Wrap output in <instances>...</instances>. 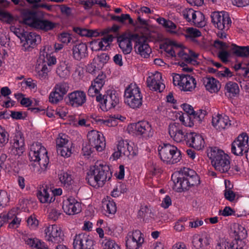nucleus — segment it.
<instances>
[{
    "label": "nucleus",
    "mask_w": 249,
    "mask_h": 249,
    "mask_svg": "<svg viewBox=\"0 0 249 249\" xmlns=\"http://www.w3.org/2000/svg\"><path fill=\"white\" fill-rule=\"evenodd\" d=\"M59 39L62 43L68 44L71 42L72 38L70 34L63 32L59 36Z\"/></svg>",
    "instance_id": "0e129e2a"
},
{
    "label": "nucleus",
    "mask_w": 249,
    "mask_h": 249,
    "mask_svg": "<svg viewBox=\"0 0 249 249\" xmlns=\"http://www.w3.org/2000/svg\"><path fill=\"white\" fill-rule=\"evenodd\" d=\"M183 82L181 89L184 91H192L196 87V82L195 78L188 74H184L182 80Z\"/></svg>",
    "instance_id": "bb28decb"
},
{
    "label": "nucleus",
    "mask_w": 249,
    "mask_h": 249,
    "mask_svg": "<svg viewBox=\"0 0 249 249\" xmlns=\"http://www.w3.org/2000/svg\"><path fill=\"white\" fill-rule=\"evenodd\" d=\"M158 151L161 160L167 164L176 163L181 159L180 151L176 146L169 143L160 145Z\"/></svg>",
    "instance_id": "20e7f679"
},
{
    "label": "nucleus",
    "mask_w": 249,
    "mask_h": 249,
    "mask_svg": "<svg viewBox=\"0 0 249 249\" xmlns=\"http://www.w3.org/2000/svg\"><path fill=\"white\" fill-rule=\"evenodd\" d=\"M217 249H243L242 247H239L238 242L235 241L229 242H224L218 245Z\"/></svg>",
    "instance_id": "c03bdc74"
},
{
    "label": "nucleus",
    "mask_w": 249,
    "mask_h": 249,
    "mask_svg": "<svg viewBox=\"0 0 249 249\" xmlns=\"http://www.w3.org/2000/svg\"><path fill=\"white\" fill-rule=\"evenodd\" d=\"M168 132L171 138L178 142L185 141L189 146L193 142V139L199 134L190 132L185 133L180 128L178 124H171L168 126Z\"/></svg>",
    "instance_id": "39448f33"
},
{
    "label": "nucleus",
    "mask_w": 249,
    "mask_h": 249,
    "mask_svg": "<svg viewBox=\"0 0 249 249\" xmlns=\"http://www.w3.org/2000/svg\"><path fill=\"white\" fill-rule=\"evenodd\" d=\"M46 148L41 143H33L29 152L31 160L38 162L41 168H46L49 162V159Z\"/></svg>",
    "instance_id": "423d86ee"
},
{
    "label": "nucleus",
    "mask_w": 249,
    "mask_h": 249,
    "mask_svg": "<svg viewBox=\"0 0 249 249\" xmlns=\"http://www.w3.org/2000/svg\"><path fill=\"white\" fill-rule=\"evenodd\" d=\"M231 121L227 115L222 116L218 114L212 119V124L219 131L229 128L231 125Z\"/></svg>",
    "instance_id": "aec40b11"
},
{
    "label": "nucleus",
    "mask_w": 249,
    "mask_h": 249,
    "mask_svg": "<svg viewBox=\"0 0 249 249\" xmlns=\"http://www.w3.org/2000/svg\"><path fill=\"white\" fill-rule=\"evenodd\" d=\"M211 18L214 27L221 31H227L231 26V21L229 15L225 11L213 12Z\"/></svg>",
    "instance_id": "6e6552de"
},
{
    "label": "nucleus",
    "mask_w": 249,
    "mask_h": 249,
    "mask_svg": "<svg viewBox=\"0 0 249 249\" xmlns=\"http://www.w3.org/2000/svg\"><path fill=\"white\" fill-rule=\"evenodd\" d=\"M134 48L137 53L144 58L148 57L151 53V49L147 43V38L145 36H142L139 41H137Z\"/></svg>",
    "instance_id": "6ab92c4d"
},
{
    "label": "nucleus",
    "mask_w": 249,
    "mask_h": 249,
    "mask_svg": "<svg viewBox=\"0 0 249 249\" xmlns=\"http://www.w3.org/2000/svg\"><path fill=\"white\" fill-rule=\"evenodd\" d=\"M10 213H12V218L10 217L9 219V227L10 228L13 229L18 228L20 224L21 219L17 217V216H16L14 213H13V212H10Z\"/></svg>",
    "instance_id": "4d7b16f0"
},
{
    "label": "nucleus",
    "mask_w": 249,
    "mask_h": 249,
    "mask_svg": "<svg viewBox=\"0 0 249 249\" xmlns=\"http://www.w3.org/2000/svg\"><path fill=\"white\" fill-rule=\"evenodd\" d=\"M161 78V74L159 72L149 76L146 81L147 87L151 90L161 92L165 88L164 84L160 81Z\"/></svg>",
    "instance_id": "a211bd4d"
},
{
    "label": "nucleus",
    "mask_w": 249,
    "mask_h": 249,
    "mask_svg": "<svg viewBox=\"0 0 249 249\" xmlns=\"http://www.w3.org/2000/svg\"><path fill=\"white\" fill-rule=\"evenodd\" d=\"M128 130L129 132H133L136 135L142 136L146 139L153 137L154 133L151 125L147 121H141L131 124L128 126Z\"/></svg>",
    "instance_id": "9d476101"
},
{
    "label": "nucleus",
    "mask_w": 249,
    "mask_h": 249,
    "mask_svg": "<svg viewBox=\"0 0 249 249\" xmlns=\"http://www.w3.org/2000/svg\"><path fill=\"white\" fill-rule=\"evenodd\" d=\"M203 239L198 235L193 236L192 240V244L196 249H199L203 246L202 242Z\"/></svg>",
    "instance_id": "bf43d9fd"
},
{
    "label": "nucleus",
    "mask_w": 249,
    "mask_h": 249,
    "mask_svg": "<svg viewBox=\"0 0 249 249\" xmlns=\"http://www.w3.org/2000/svg\"><path fill=\"white\" fill-rule=\"evenodd\" d=\"M62 213L56 209H52L49 213L48 218L53 221L57 220Z\"/></svg>",
    "instance_id": "052dcab7"
},
{
    "label": "nucleus",
    "mask_w": 249,
    "mask_h": 249,
    "mask_svg": "<svg viewBox=\"0 0 249 249\" xmlns=\"http://www.w3.org/2000/svg\"><path fill=\"white\" fill-rule=\"evenodd\" d=\"M56 148L64 146H72V143L68 139V136L65 134L61 133L56 140Z\"/></svg>",
    "instance_id": "4c0bfd02"
},
{
    "label": "nucleus",
    "mask_w": 249,
    "mask_h": 249,
    "mask_svg": "<svg viewBox=\"0 0 249 249\" xmlns=\"http://www.w3.org/2000/svg\"><path fill=\"white\" fill-rule=\"evenodd\" d=\"M97 59L100 63L99 64L103 67L108 62L109 59V56L107 53H102V54L97 55Z\"/></svg>",
    "instance_id": "69168bd1"
},
{
    "label": "nucleus",
    "mask_w": 249,
    "mask_h": 249,
    "mask_svg": "<svg viewBox=\"0 0 249 249\" xmlns=\"http://www.w3.org/2000/svg\"><path fill=\"white\" fill-rule=\"evenodd\" d=\"M184 74H175L173 76V82L175 86H179L180 88L183 82L182 80L184 78Z\"/></svg>",
    "instance_id": "338daca9"
},
{
    "label": "nucleus",
    "mask_w": 249,
    "mask_h": 249,
    "mask_svg": "<svg viewBox=\"0 0 249 249\" xmlns=\"http://www.w3.org/2000/svg\"><path fill=\"white\" fill-rule=\"evenodd\" d=\"M14 144L9 148V153L12 155L20 156L24 151V142L21 137L15 139Z\"/></svg>",
    "instance_id": "a878e982"
},
{
    "label": "nucleus",
    "mask_w": 249,
    "mask_h": 249,
    "mask_svg": "<svg viewBox=\"0 0 249 249\" xmlns=\"http://www.w3.org/2000/svg\"><path fill=\"white\" fill-rule=\"evenodd\" d=\"M65 100L68 105L73 107H78L86 102L87 96L84 91L77 90L69 93Z\"/></svg>",
    "instance_id": "f8f14e48"
},
{
    "label": "nucleus",
    "mask_w": 249,
    "mask_h": 249,
    "mask_svg": "<svg viewBox=\"0 0 249 249\" xmlns=\"http://www.w3.org/2000/svg\"><path fill=\"white\" fill-rule=\"evenodd\" d=\"M73 31L81 36L89 37V30L86 28H81L80 27H74L73 28Z\"/></svg>",
    "instance_id": "680f3d73"
},
{
    "label": "nucleus",
    "mask_w": 249,
    "mask_h": 249,
    "mask_svg": "<svg viewBox=\"0 0 249 249\" xmlns=\"http://www.w3.org/2000/svg\"><path fill=\"white\" fill-rule=\"evenodd\" d=\"M46 239L54 244H60L63 241V234L56 225L49 226L45 230Z\"/></svg>",
    "instance_id": "2eb2a0df"
},
{
    "label": "nucleus",
    "mask_w": 249,
    "mask_h": 249,
    "mask_svg": "<svg viewBox=\"0 0 249 249\" xmlns=\"http://www.w3.org/2000/svg\"><path fill=\"white\" fill-rule=\"evenodd\" d=\"M191 143L189 147H193L197 150H200L204 147L205 142L202 137L199 135L194 138L193 142Z\"/></svg>",
    "instance_id": "a19ab883"
},
{
    "label": "nucleus",
    "mask_w": 249,
    "mask_h": 249,
    "mask_svg": "<svg viewBox=\"0 0 249 249\" xmlns=\"http://www.w3.org/2000/svg\"><path fill=\"white\" fill-rule=\"evenodd\" d=\"M203 83L206 89L211 93L217 92L221 87L219 82L213 77H207L204 78Z\"/></svg>",
    "instance_id": "393cba45"
},
{
    "label": "nucleus",
    "mask_w": 249,
    "mask_h": 249,
    "mask_svg": "<svg viewBox=\"0 0 249 249\" xmlns=\"http://www.w3.org/2000/svg\"><path fill=\"white\" fill-rule=\"evenodd\" d=\"M90 149L95 148L97 151H102L105 148V140L102 134L96 130H93L87 134Z\"/></svg>",
    "instance_id": "9b49d317"
},
{
    "label": "nucleus",
    "mask_w": 249,
    "mask_h": 249,
    "mask_svg": "<svg viewBox=\"0 0 249 249\" xmlns=\"http://www.w3.org/2000/svg\"><path fill=\"white\" fill-rule=\"evenodd\" d=\"M138 216L143 219V220L147 221L149 218H152L154 216L153 213L151 209L148 207L145 206L142 207L138 212Z\"/></svg>",
    "instance_id": "37998d69"
},
{
    "label": "nucleus",
    "mask_w": 249,
    "mask_h": 249,
    "mask_svg": "<svg viewBox=\"0 0 249 249\" xmlns=\"http://www.w3.org/2000/svg\"><path fill=\"white\" fill-rule=\"evenodd\" d=\"M233 236L235 237V242L238 241H241L244 239L247 236V231L242 226L238 225L233 231Z\"/></svg>",
    "instance_id": "2f4dec72"
},
{
    "label": "nucleus",
    "mask_w": 249,
    "mask_h": 249,
    "mask_svg": "<svg viewBox=\"0 0 249 249\" xmlns=\"http://www.w3.org/2000/svg\"><path fill=\"white\" fill-rule=\"evenodd\" d=\"M57 74L62 79H66L70 75V71L65 63L60 64L56 69Z\"/></svg>",
    "instance_id": "58836bf2"
},
{
    "label": "nucleus",
    "mask_w": 249,
    "mask_h": 249,
    "mask_svg": "<svg viewBox=\"0 0 249 249\" xmlns=\"http://www.w3.org/2000/svg\"><path fill=\"white\" fill-rule=\"evenodd\" d=\"M186 33H187L185 35L186 37H197L201 36V32L198 29L193 27L188 28Z\"/></svg>",
    "instance_id": "6e6d98bb"
},
{
    "label": "nucleus",
    "mask_w": 249,
    "mask_h": 249,
    "mask_svg": "<svg viewBox=\"0 0 249 249\" xmlns=\"http://www.w3.org/2000/svg\"><path fill=\"white\" fill-rule=\"evenodd\" d=\"M62 208L68 215H73L79 213L81 211V205L73 197H69L63 202Z\"/></svg>",
    "instance_id": "dca6fc26"
},
{
    "label": "nucleus",
    "mask_w": 249,
    "mask_h": 249,
    "mask_svg": "<svg viewBox=\"0 0 249 249\" xmlns=\"http://www.w3.org/2000/svg\"><path fill=\"white\" fill-rule=\"evenodd\" d=\"M197 16H200L201 18L203 17V15L201 13H198V15L196 14V12L194 10L191 16V21L193 22L194 25L197 27H201L204 26V22L203 21L197 20Z\"/></svg>",
    "instance_id": "13d9d810"
},
{
    "label": "nucleus",
    "mask_w": 249,
    "mask_h": 249,
    "mask_svg": "<svg viewBox=\"0 0 249 249\" xmlns=\"http://www.w3.org/2000/svg\"><path fill=\"white\" fill-rule=\"evenodd\" d=\"M96 101L101 104L100 107L103 110L107 111L119 104V98L115 90H108L104 95H97Z\"/></svg>",
    "instance_id": "0eeeda50"
},
{
    "label": "nucleus",
    "mask_w": 249,
    "mask_h": 249,
    "mask_svg": "<svg viewBox=\"0 0 249 249\" xmlns=\"http://www.w3.org/2000/svg\"><path fill=\"white\" fill-rule=\"evenodd\" d=\"M90 118H92L94 122L99 124H104L108 126H112L116 124V121L113 119H108L107 120H104L100 118V117L96 116L95 114L91 115Z\"/></svg>",
    "instance_id": "79ce46f5"
},
{
    "label": "nucleus",
    "mask_w": 249,
    "mask_h": 249,
    "mask_svg": "<svg viewBox=\"0 0 249 249\" xmlns=\"http://www.w3.org/2000/svg\"><path fill=\"white\" fill-rule=\"evenodd\" d=\"M21 42L25 50L29 51L41 42L40 36L34 32H24Z\"/></svg>",
    "instance_id": "f3484780"
},
{
    "label": "nucleus",
    "mask_w": 249,
    "mask_h": 249,
    "mask_svg": "<svg viewBox=\"0 0 249 249\" xmlns=\"http://www.w3.org/2000/svg\"><path fill=\"white\" fill-rule=\"evenodd\" d=\"M26 243L30 247L36 249H49L45 243L36 238H28L25 240Z\"/></svg>",
    "instance_id": "473e14b6"
},
{
    "label": "nucleus",
    "mask_w": 249,
    "mask_h": 249,
    "mask_svg": "<svg viewBox=\"0 0 249 249\" xmlns=\"http://www.w3.org/2000/svg\"><path fill=\"white\" fill-rule=\"evenodd\" d=\"M231 50L236 56L239 57H249V46H239L235 44H232Z\"/></svg>",
    "instance_id": "c85d7f7f"
},
{
    "label": "nucleus",
    "mask_w": 249,
    "mask_h": 249,
    "mask_svg": "<svg viewBox=\"0 0 249 249\" xmlns=\"http://www.w3.org/2000/svg\"><path fill=\"white\" fill-rule=\"evenodd\" d=\"M249 136L246 133H242L232 142L231 151L236 156H242L243 151L248 158L247 153L249 151Z\"/></svg>",
    "instance_id": "1a4fd4ad"
},
{
    "label": "nucleus",
    "mask_w": 249,
    "mask_h": 249,
    "mask_svg": "<svg viewBox=\"0 0 249 249\" xmlns=\"http://www.w3.org/2000/svg\"><path fill=\"white\" fill-rule=\"evenodd\" d=\"M112 172L108 166L101 164H96L91 167L87 173L86 179L92 187H102L107 181L111 179Z\"/></svg>",
    "instance_id": "f03ea898"
},
{
    "label": "nucleus",
    "mask_w": 249,
    "mask_h": 249,
    "mask_svg": "<svg viewBox=\"0 0 249 249\" xmlns=\"http://www.w3.org/2000/svg\"><path fill=\"white\" fill-rule=\"evenodd\" d=\"M72 51L73 58L77 61H80L88 55V47L84 43H80L74 45Z\"/></svg>",
    "instance_id": "412c9836"
},
{
    "label": "nucleus",
    "mask_w": 249,
    "mask_h": 249,
    "mask_svg": "<svg viewBox=\"0 0 249 249\" xmlns=\"http://www.w3.org/2000/svg\"><path fill=\"white\" fill-rule=\"evenodd\" d=\"M53 90L63 97L68 92L69 86L66 83H60L55 85Z\"/></svg>",
    "instance_id": "49530a36"
},
{
    "label": "nucleus",
    "mask_w": 249,
    "mask_h": 249,
    "mask_svg": "<svg viewBox=\"0 0 249 249\" xmlns=\"http://www.w3.org/2000/svg\"><path fill=\"white\" fill-rule=\"evenodd\" d=\"M37 63L38 64H40V70L48 73L49 70L47 67L48 65L46 64L45 52H41L39 57L37 60Z\"/></svg>",
    "instance_id": "3c124183"
},
{
    "label": "nucleus",
    "mask_w": 249,
    "mask_h": 249,
    "mask_svg": "<svg viewBox=\"0 0 249 249\" xmlns=\"http://www.w3.org/2000/svg\"><path fill=\"white\" fill-rule=\"evenodd\" d=\"M94 241L92 238L85 233L76 235L73 242L74 249H94Z\"/></svg>",
    "instance_id": "ddd939ff"
},
{
    "label": "nucleus",
    "mask_w": 249,
    "mask_h": 249,
    "mask_svg": "<svg viewBox=\"0 0 249 249\" xmlns=\"http://www.w3.org/2000/svg\"><path fill=\"white\" fill-rule=\"evenodd\" d=\"M225 89L226 93H229V95L235 96L239 93V89L237 83L233 82L227 83L225 86Z\"/></svg>",
    "instance_id": "e433bc0d"
},
{
    "label": "nucleus",
    "mask_w": 249,
    "mask_h": 249,
    "mask_svg": "<svg viewBox=\"0 0 249 249\" xmlns=\"http://www.w3.org/2000/svg\"><path fill=\"white\" fill-rule=\"evenodd\" d=\"M103 249H121L116 242L111 239H105L102 242Z\"/></svg>",
    "instance_id": "a18cd8bd"
},
{
    "label": "nucleus",
    "mask_w": 249,
    "mask_h": 249,
    "mask_svg": "<svg viewBox=\"0 0 249 249\" xmlns=\"http://www.w3.org/2000/svg\"><path fill=\"white\" fill-rule=\"evenodd\" d=\"M190 188V186L188 183L186 176L183 175V169H181L177 180L175 182L174 188L178 192H181L188 190Z\"/></svg>",
    "instance_id": "5701e85b"
},
{
    "label": "nucleus",
    "mask_w": 249,
    "mask_h": 249,
    "mask_svg": "<svg viewBox=\"0 0 249 249\" xmlns=\"http://www.w3.org/2000/svg\"><path fill=\"white\" fill-rule=\"evenodd\" d=\"M207 156L216 171L221 173L228 172L231 168L230 157L223 150L216 147H210L208 150Z\"/></svg>",
    "instance_id": "7ed1b4c3"
},
{
    "label": "nucleus",
    "mask_w": 249,
    "mask_h": 249,
    "mask_svg": "<svg viewBox=\"0 0 249 249\" xmlns=\"http://www.w3.org/2000/svg\"><path fill=\"white\" fill-rule=\"evenodd\" d=\"M119 46L124 54H129L132 50V42L125 34L120 36L117 38Z\"/></svg>",
    "instance_id": "4be33fe9"
},
{
    "label": "nucleus",
    "mask_w": 249,
    "mask_h": 249,
    "mask_svg": "<svg viewBox=\"0 0 249 249\" xmlns=\"http://www.w3.org/2000/svg\"><path fill=\"white\" fill-rule=\"evenodd\" d=\"M27 224L31 228H36L38 224V220L35 217L31 215L27 220Z\"/></svg>",
    "instance_id": "774afa93"
},
{
    "label": "nucleus",
    "mask_w": 249,
    "mask_h": 249,
    "mask_svg": "<svg viewBox=\"0 0 249 249\" xmlns=\"http://www.w3.org/2000/svg\"><path fill=\"white\" fill-rule=\"evenodd\" d=\"M140 231L136 230L129 232L125 242L127 249H138L144 241Z\"/></svg>",
    "instance_id": "4468645a"
},
{
    "label": "nucleus",
    "mask_w": 249,
    "mask_h": 249,
    "mask_svg": "<svg viewBox=\"0 0 249 249\" xmlns=\"http://www.w3.org/2000/svg\"><path fill=\"white\" fill-rule=\"evenodd\" d=\"M136 94H141L140 89L136 84L131 83L125 89L124 96L125 99H128V98L135 96Z\"/></svg>",
    "instance_id": "c756f323"
},
{
    "label": "nucleus",
    "mask_w": 249,
    "mask_h": 249,
    "mask_svg": "<svg viewBox=\"0 0 249 249\" xmlns=\"http://www.w3.org/2000/svg\"><path fill=\"white\" fill-rule=\"evenodd\" d=\"M72 146H64L56 148V151L58 154H60L61 156L68 158L71 156L72 154Z\"/></svg>",
    "instance_id": "de8ad7c7"
},
{
    "label": "nucleus",
    "mask_w": 249,
    "mask_h": 249,
    "mask_svg": "<svg viewBox=\"0 0 249 249\" xmlns=\"http://www.w3.org/2000/svg\"><path fill=\"white\" fill-rule=\"evenodd\" d=\"M142 94L136 95L132 98L125 99L124 102L132 108H139L142 105Z\"/></svg>",
    "instance_id": "7c9ffc66"
},
{
    "label": "nucleus",
    "mask_w": 249,
    "mask_h": 249,
    "mask_svg": "<svg viewBox=\"0 0 249 249\" xmlns=\"http://www.w3.org/2000/svg\"><path fill=\"white\" fill-rule=\"evenodd\" d=\"M183 175L186 176L187 181L190 187L200 184V178L196 172L188 168H183Z\"/></svg>",
    "instance_id": "b1692460"
},
{
    "label": "nucleus",
    "mask_w": 249,
    "mask_h": 249,
    "mask_svg": "<svg viewBox=\"0 0 249 249\" xmlns=\"http://www.w3.org/2000/svg\"><path fill=\"white\" fill-rule=\"evenodd\" d=\"M36 196L40 202L42 203H51L55 200L54 196H50L48 189L44 187L40 188L37 191Z\"/></svg>",
    "instance_id": "cd10ccee"
},
{
    "label": "nucleus",
    "mask_w": 249,
    "mask_h": 249,
    "mask_svg": "<svg viewBox=\"0 0 249 249\" xmlns=\"http://www.w3.org/2000/svg\"><path fill=\"white\" fill-rule=\"evenodd\" d=\"M59 179L64 185L69 186L72 184V179L70 174L67 172H63L59 175Z\"/></svg>",
    "instance_id": "8fccbe9b"
},
{
    "label": "nucleus",
    "mask_w": 249,
    "mask_h": 249,
    "mask_svg": "<svg viewBox=\"0 0 249 249\" xmlns=\"http://www.w3.org/2000/svg\"><path fill=\"white\" fill-rule=\"evenodd\" d=\"M63 97L55 90L51 92L49 95V101L53 104H56L62 100Z\"/></svg>",
    "instance_id": "864d4df0"
},
{
    "label": "nucleus",
    "mask_w": 249,
    "mask_h": 249,
    "mask_svg": "<svg viewBox=\"0 0 249 249\" xmlns=\"http://www.w3.org/2000/svg\"><path fill=\"white\" fill-rule=\"evenodd\" d=\"M157 22L162 25L167 31L171 33H175L173 30L175 29L177 27L176 24L171 20H167L163 18H159L157 20Z\"/></svg>",
    "instance_id": "f704fd0d"
},
{
    "label": "nucleus",
    "mask_w": 249,
    "mask_h": 249,
    "mask_svg": "<svg viewBox=\"0 0 249 249\" xmlns=\"http://www.w3.org/2000/svg\"><path fill=\"white\" fill-rule=\"evenodd\" d=\"M170 46H173L177 47H179L180 46L178 45L177 43L174 41H171L170 42L169 45L163 44L162 47H160V49H163L164 51L170 55L172 57H175L176 54L175 51L173 50L172 47Z\"/></svg>",
    "instance_id": "09e8293b"
},
{
    "label": "nucleus",
    "mask_w": 249,
    "mask_h": 249,
    "mask_svg": "<svg viewBox=\"0 0 249 249\" xmlns=\"http://www.w3.org/2000/svg\"><path fill=\"white\" fill-rule=\"evenodd\" d=\"M104 75L103 74L100 75V73L98 74L97 77L94 81L93 85L95 86V87H97L98 89H101L104 84Z\"/></svg>",
    "instance_id": "e2e57ef3"
},
{
    "label": "nucleus",
    "mask_w": 249,
    "mask_h": 249,
    "mask_svg": "<svg viewBox=\"0 0 249 249\" xmlns=\"http://www.w3.org/2000/svg\"><path fill=\"white\" fill-rule=\"evenodd\" d=\"M103 207L108 214H114L117 211L116 204L113 200H106L103 202Z\"/></svg>",
    "instance_id": "ea45409f"
},
{
    "label": "nucleus",
    "mask_w": 249,
    "mask_h": 249,
    "mask_svg": "<svg viewBox=\"0 0 249 249\" xmlns=\"http://www.w3.org/2000/svg\"><path fill=\"white\" fill-rule=\"evenodd\" d=\"M179 121L186 126L192 127L194 126V123L192 121L191 115L187 114H183L179 117Z\"/></svg>",
    "instance_id": "603ef678"
},
{
    "label": "nucleus",
    "mask_w": 249,
    "mask_h": 249,
    "mask_svg": "<svg viewBox=\"0 0 249 249\" xmlns=\"http://www.w3.org/2000/svg\"><path fill=\"white\" fill-rule=\"evenodd\" d=\"M22 22L29 26L44 32L53 30L56 24L44 18V13L40 10L24 9L21 12Z\"/></svg>",
    "instance_id": "f257e3e1"
},
{
    "label": "nucleus",
    "mask_w": 249,
    "mask_h": 249,
    "mask_svg": "<svg viewBox=\"0 0 249 249\" xmlns=\"http://www.w3.org/2000/svg\"><path fill=\"white\" fill-rule=\"evenodd\" d=\"M129 145L127 141H120L117 145V149L119 150L123 155H129L128 153L129 154L127 151V147H129Z\"/></svg>",
    "instance_id": "5fc2aeb1"
},
{
    "label": "nucleus",
    "mask_w": 249,
    "mask_h": 249,
    "mask_svg": "<svg viewBox=\"0 0 249 249\" xmlns=\"http://www.w3.org/2000/svg\"><path fill=\"white\" fill-rule=\"evenodd\" d=\"M206 114L207 112L206 110L199 109L197 111H195L193 114H191L192 121L194 123V125L197 126L198 124H200Z\"/></svg>",
    "instance_id": "72a5a7b5"
},
{
    "label": "nucleus",
    "mask_w": 249,
    "mask_h": 249,
    "mask_svg": "<svg viewBox=\"0 0 249 249\" xmlns=\"http://www.w3.org/2000/svg\"><path fill=\"white\" fill-rule=\"evenodd\" d=\"M102 68V66L97 63L96 59H93V61L90 64H89L87 67V71L92 75H95L97 74H100L101 71V70Z\"/></svg>",
    "instance_id": "c9c22d12"
}]
</instances>
